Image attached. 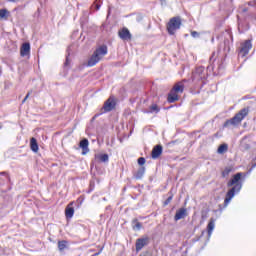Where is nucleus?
I'll use <instances>...</instances> for the list:
<instances>
[{"mask_svg":"<svg viewBox=\"0 0 256 256\" xmlns=\"http://www.w3.org/2000/svg\"><path fill=\"white\" fill-rule=\"evenodd\" d=\"M162 154H163V146L158 144L154 146V148L152 149L151 157L152 159H159V157H161Z\"/></svg>","mask_w":256,"mask_h":256,"instance_id":"10","label":"nucleus"},{"mask_svg":"<svg viewBox=\"0 0 256 256\" xmlns=\"http://www.w3.org/2000/svg\"><path fill=\"white\" fill-rule=\"evenodd\" d=\"M58 249H59V251H65V249H67V241H65V240L59 241Z\"/></svg>","mask_w":256,"mask_h":256,"instance_id":"24","label":"nucleus"},{"mask_svg":"<svg viewBox=\"0 0 256 256\" xmlns=\"http://www.w3.org/2000/svg\"><path fill=\"white\" fill-rule=\"evenodd\" d=\"M242 11L243 13H247V8H244Z\"/></svg>","mask_w":256,"mask_h":256,"instance_id":"36","label":"nucleus"},{"mask_svg":"<svg viewBox=\"0 0 256 256\" xmlns=\"http://www.w3.org/2000/svg\"><path fill=\"white\" fill-rule=\"evenodd\" d=\"M115 100L113 98H108L103 107L101 108V113L100 115H103V113H109L110 111H113L115 109Z\"/></svg>","mask_w":256,"mask_h":256,"instance_id":"6","label":"nucleus"},{"mask_svg":"<svg viewBox=\"0 0 256 256\" xmlns=\"http://www.w3.org/2000/svg\"><path fill=\"white\" fill-rule=\"evenodd\" d=\"M143 175H145V167H140L137 172L134 174L135 179H143Z\"/></svg>","mask_w":256,"mask_h":256,"instance_id":"19","label":"nucleus"},{"mask_svg":"<svg viewBox=\"0 0 256 256\" xmlns=\"http://www.w3.org/2000/svg\"><path fill=\"white\" fill-rule=\"evenodd\" d=\"M213 41H215V39H214V38H212V42H213Z\"/></svg>","mask_w":256,"mask_h":256,"instance_id":"39","label":"nucleus"},{"mask_svg":"<svg viewBox=\"0 0 256 256\" xmlns=\"http://www.w3.org/2000/svg\"><path fill=\"white\" fill-rule=\"evenodd\" d=\"M106 54H107L106 45H103L97 48L88 60V63H87L88 67H95V65H97V63H99L101 59L105 57Z\"/></svg>","mask_w":256,"mask_h":256,"instance_id":"3","label":"nucleus"},{"mask_svg":"<svg viewBox=\"0 0 256 256\" xmlns=\"http://www.w3.org/2000/svg\"><path fill=\"white\" fill-rule=\"evenodd\" d=\"M149 242H150V239L147 236L138 238L136 240V251L139 252V251H141V249H143V247H147Z\"/></svg>","mask_w":256,"mask_h":256,"instance_id":"8","label":"nucleus"},{"mask_svg":"<svg viewBox=\"0 0 256 256\" xmlns=\"http://www.w3.org/2000/svg\"><path fill=\"white\" fill-rule=\"evenodd\" d=\"M132 227L134 231H141V227H142L141 222H139V220L137 219L132 220Z\"/></svg>","mask_w":256,"mask_h":256,"instance_id":"21","label":"nucleus"},{"mask_svg":"<svg viewBox=\"0 0 256 256\" xmlns=\"http://www.w3.org/2000/svg\"><path fill=\"white\" fill-rule=\"evenodd\" d=\"M93 7L96 9V11H99L101 9V3H97V0L94 2V4L91 6V9Z\"/></svg>","mask_w":256,"mask_h":256,"instance_id":"28","label":"nucleus"},{"mask_svg":"<svg viewBox=\"0 0 256 256\" xmlns=\"http://www.w3.org/2000/svg\"><path fill=\"white\" fill-rule=\"evenodd\" d=\"M30 96H31V92H28L25 98L22 100V103H25V101H27V99H29Z\"/></svg>","mask_w":256,"mask_h":256,"instance_id":"31","label":"nucleus"},{"mask_svg":"<svg viewBox=\"0 0 256 256\" xmlns=\"http://www.w3.org/2000/svg\"><path fill=\"white\" fill-rule=\"evenodd\" d=\"M252 47L253 44H251V40H246L240 48V55H242V57L249 55V51H251Z\"/></svg>","mask_w":256,"mask_h":256,"instance_id":"7","label":"nucleus"},{"mask_svg":"<svg viewBox=\"0 0 256 256\" xmlns=\"http://www.w3.org/2000/svg\"><path fill=\"white\" fill-rule=\"evenodd\" d=\"M80 149H82V155H87L89 152V140L87 138H84L79 143Z\"/></svg>","mask_w":256,"mask_h":256,"instance_id":"12","label":"nucleus"},{"mask_svg":"<svg viewBox=\"0 0 256 256\" xmlns=\"http://www.w3.org/2000/svg\"><path fill=\"white\" fill-rule=\"evenodd\" d=\"M191 36L194 37V39H197V37H199V32H197V31H192V32H191Z\"/></svg>","mask_w":256,"mask_h":256,"instance_id":"30","label":"nucleus"},{"mask_svg":"<svg viewBox=\"0 0 256 256\" xmlns=\"http://www.w3.org/2000/svg\"><path fill=\"white\" fill-rule=\"evenodd\" d=\"M229 149V146L227 144H221L219 147H218V153L220 155H223V153H225L227 150Z\"/></svg>","mask_w":256,"mask_h":256,"instance_id":"23","label":"nucleus"},{"mask_svg":"<svg viewBox=\"0 0 256 256\" xmlns=\"http://www.w3.org/2000/svg\"><path fill=\"white\" fill-rule=\"evenodd\" d=\"M31 53V44L28 42H25L22 44L20 48V55L21 57H27Z\"/></svg>","mask_w":256,"mask_h":256,"instance_id":"11","label":"nucleus"},{"mask_svg":"<svg viewBox=\"0 0 256 256\" xmlns=\"http://www.w3.org/2000/svg\"><path fill=\"white\" fill-rule=\"evenodd\" d=\"M10 3H15L17 0H8Z\"/></svg>","mask_w":256,"mask_h":256,"instance_id":"35","label":"nucleus"},{"mask_svg":"<svg viewBox=\"0 0 256 256\" xmlns=\"http://www.w3.org/2000/svg\"><path fill=\"white\" fill-rule=\"evenodd\" d=\"M215 56V52L212 54V56L210 57V62L211 61H215L214 59H213V57Z\"/></svg>","mask_w":256,"mask_h":256,"instance_id":"34","label":"nucleus"},{"mask_svg":"<svg viewBox=\"0 0 256 256\" xmlns=\"http://www.w3.org/2000/svg\"><path fill=\"white\" fill-rule=\"evenodd\" d=\"M184 89H185V86L183 85V83L178 82L174 85L171 91L172 93H176L177 95H179V93H183Z\"/></svg>","mask_w":256,"mask_h":256,"instance_id":"14","label":"nucleus"},{"mask_svg":"<svg viewBox=\"0 0 256 256\" xmlns=\"http://www.w3.org/2000/svg\"><path fill=\"white\" fill-rule=\"evenodd\" d=\"M167 101L168 103H175V101H179V94L170 90V93L168 94L167 97Z\"/></svg>","mask_w":256,"mask_h":256,"instance_id":"15","label":"nucleus"},{"mask_svg":"<svg viewBox=\"0 0 256 256\" xmlns=\"http://www.w3.org/2000/svg\"><path fill=\"white\" fill-rule=\"evenodd\" d=\"M247 115H249V109L243 108L233 118L226 120L223 127H237Z\"/></svg>","mask_w":256,"mask_h":256,"instance_id":"2","label":"nucleus"},{"mask_svg":"<svg viewBox=\"0 0 256 256\" xmlns=\"http://www.w3.org/2000/svg\"><path fill=\"white\" fill-rule=\"evenodd\" d=\"M205 79H207V72L205 71V67H196L195 71L192 72L193 83H199V81H205Z\"/></svg>","mask_w":256,"mask_h":256,"instance_id":"5","label":"nucleus"},{"mask_svg":"<svg viewBox=\"0 0 256 256\" xmlns=\"http://www.w3.org/2000/svg\"><path fill=\"white\" fill-rule=\"evenodd\" d=\"M144 163H145V158L144 157L138 158V165L143 166Z\"/></svg>","mask_w":256,"mask_h":256,"instance_id":"29","label":"nucleus"},{"mask_svg":"<svg viewBox=\"0 0 256 256\" xmlns=\"http://www.w3.org/2000/svg\"><path fill=\"white\" fill-rule=\"evenodd\" d=\"M118 35L122 41H131V39H133V35H131L129 29L125 27L118 32Z\"/></svg>","mask_w":256,"mask_h":256,"instance_id":"9","label":"nucleus"},{"mask_svg":"<svg viewBox=\"0 0 256 256\" xmlns=\"http://www.w3.org/2000/svg\"><path fill=\"white\" fill-rule=\"evenodd\" d=\"M187 217V209L180 208L176 211V214L174 216V221H180V219H185Z\"/></svg>","mask_w":256,"mask_h":256,"instance_id":"13","label":"nucleus"},{"mask_svg":"<svg viewBox=\"0 0 256 256\" xmlns=\"http://www.w3.org/2000/svg\"><path fill=\"white\" fill-rule=\"evenodd\" d=\"M213 229H215V220L212 218V219H210V221L207 225L208 237H211V235L213 233Z\"/></svg>","mask_w":256,"mask_h":256,"instance_id":"18","label":"nucleus"},{"mask_svg":"<svg viewBox=\"0 0 256 256\" xmlns=\"http://www.w3.org/2000/svg\"><path fill=\"white\" fill-rule=\"evenodd\" d=\"M139 256H147L146 254H140Z\"/></svg>","mask_w":256,"mask_h":256,"instance_id":"38","label":"nucleus"},{"mask_svg":"<svg viewBox=\"0 0 256 256\" xmlns=\"http://www.w3.org/2000/svg\"><path fill=\"white\" fill-rule=\"evenodd\" d=\"M72 204H69L65 209V216L67 219L73 218V215H75V209L71 207Z\"/></svg>","mask_w":256,"mask_h":256,"instance_id":"16","label":"nucleus"},{"mask_svg":"<svg viewBox=\"0 0 256 256\" xmlns=\"http://www.w3.org/2000/svg\"><path fill=\"white\" fill-rule=\"evenodd\" d=\"M64 65H65V67H67L69 65V57L68 56L66 57V61H65Z\"/></svg>","mask_w":256,"mask_h":256,"instance_id":"33","label":"nucleus"},{"mask_svg":"<svg viewBox=\"0 0 256 256\" xmlns=\"http://www.w3.org/2000/svg\"><path fill=\"white\" fill-rule=\"evenodd\" d=\"M159 113V107L157 106V104H153L152 106H150V111L148 113Z\"/></svg>","mask_w":256,"mask_h":256,"instance_id":"26","label":"nucleus"},{"mask_svg":"<svg viewBox=\"0 0 256 256\" xmlns=\"http://www.w3.org/2000/svg\"><path fill=\"white\" fill-rule=\"evenodd\" d=\"M9 17V10L0 9V19H7Z\"/></svg>","mask_w":256,"mask_h":256,"instance_id":"25","label":"nucleus"},{"mask_svg":"<svg viewBox=\"0 0 256 256\" xmlns=\"http://www.w3.org/2000/svg\"><path fill=\"white\" fill-rule=\"evenodd\" d=\"M181 29V17H173L167 23V31L169 35H175V31Z\"/></svg>","mask_w":256,"mask_h":256,"instance_id":"4","label":"nucleus"},{"mask_svg":"<svg viewBox=\"0 0 256 256\" xmlns=\"http://www.w3.org/2000/svg\"><path fill=\"white\" fill-rule=\"evenodd\" d=\"M243 174L241 172L236 173L232 179L227 183V187H232L227 193L224 200V207H227L231 203V199L235 197L236 193L241 191L243 184L240 183Z\"/></svg>","mask_w":256,"mask_h":256,"instance_id":"1","label":"nucleus"},{"mask_svg":"<svg viewBox=\"0 0 256 256\" xmlns=\"http://www.w3.org/2000/svg\"><path fill=\"white\" fill-rule=\"evenodd\" d=\"M30 149L33 151V153H37V151H39V144L37 143V139H30Z\"/></svg>","mask_w":256,"mask_h":256,"instance_id":"17","label":"nucleus"},{"mask_svg":"<svg viewBox=\"0 0 256 256\" xmlns=\"http://www.w3.org/2000/svg\"><path fill=\"white\" fill-rule=\"evenodd\" d=\"M101 253H103V248H101L97 253L93 254L92 256H98L101 255Z\"/></svg>","mask_w":256,"mask_h":256,"instance_id":"32","label":"nucleus"},{"mask_svg":"<svg viewBox=\"0 0 256 256\" xmlns=\"http://www.w3.org/2000/svg\"><path fill=\"white\" fill-rule=\"evenodd\" d=\"M169 194L170 196L164 201V207H167V205L173 201V193L170 192Z\"/></svg>","mask_w":256,"mask_h":256,"instance_id":"27","label":"nucleus"},{"mask_svg":"<svg viewBox=\"0 0 256 256\" xmlns=\"http://www.w3.org/2000/svg\"><path fill=\"white\" fill-rule=\"evenodd\" d=\"M0 175H5V172H1Z\"/></svg>","mask_w":256,"mask_h":256,"instance_id":"37","label":"nucleus"},{"mask_svg":"<svg viewBox=\"0 0 256 256\" xmlns=\"http://www.w3.org/2000/svg\"><path fill=\"white\" fill-rule=\"evenodd\" d=\"M96 159H99L102 163H108L109 162V155L108 154H98L96 155Z\"/></svg>","mask_w":256,"mask_h":256,"instance_id":"20","label":"nucleus"},{"mask_svg":"<svg viewBox=\"0 0 256 256\" xmlns=\"http://www.w3.org/2000/svg\"><path fill=\"white\" fill-rule=\"evenodd\" d=\"M233 171V166H227L223 171H222V177L227 178L229 177V174Z\"/></svg>","mask_w":256,"mask_h":256,"instance_id":"22","label":"nucleus"}]
</instances>
